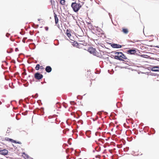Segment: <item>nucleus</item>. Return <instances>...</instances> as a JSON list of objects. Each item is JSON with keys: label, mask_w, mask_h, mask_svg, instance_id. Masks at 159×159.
Segmentation results:
<instances>
[{"label": "nucleus", "mask_w": 159, "mask_h": 159, "mask_svg": "<svg viewBox=\"0 0 159 159\" xmlns=\"http://www.w3.org/2000/svg\"><path fill=\"white\" fill-rule=\"evenodd\" d=\"M96 51L95 49L93 48L92 47L90 48L89 49V51L91 54H93Z\"/></svg>", "instance_id": "obj_8"}, {"label": "nucleus", "mask_w": 159, "mask_h": 159, "mask_svg": "<svg viewBox=\"0 0 159 159\" xmlns=\"http://www.w3.org/2000/svg\"><path fill=\"white\" fill-rule=\"evenodd\" d=\"M10 128L8 127L6 133L8 134L10 132Z\"/></svg>", "instance_id": "obj_20"}, {"label": "nucleus", "mask_w": 159, "mask_h": 159, "mask_svg": "<svg viewBox=\"0 0 159 159\" xmlns=\"http://www.w3.org/2000/svg\"><path fill=\"white\" fill-rule=\"evenodd\" d=\"M83 42H80V43H82Z\"/></svg>", "instance_id": "obj_49"}, {"label": "nucleus", "mask_w": 159, "mask_h": 159, "mask_svg": "<svg viewBox=\"0 0 159 159\" xmlns=\"http://www.w3.org/2000/svg\"><path fill=\"white\" fill-rule=\"evenodd\" d=\"M26 39H27V38H24L22 40V42L24 43H25V40Z\"/></svg>", "instance_id": "obj_21"}, {"label": "nucleus", "mask_w": 159, "mask_h": 159, "mask_svg": "<svg viewBox=\"0 0 159 159\" xmlns=\"http://www.w3.org/2000/svg\"><path fill=\"white\" fill-rule=\"evenodd\" d=\"M92 25L91 24L89 26V27H90L91 29L92 28Z\"/></svg>", "instance_id": "obj_32"}, {"label": "nucleus", "mask_w": 159, "mask_h": 159, "mask_svg": "<svg viewBox=\"0 0 159 159\" xmlns=\"http://www.w3.org/2000/svg\"><path fill=\"white\" fill-rule=\"evenodd\" d=\"M88 137L89 138V137H90V136H88Z\"/></svg>", "instance_id": "obj_47"}, {"label": "nucleus", "mask_w": 159, "mask_h": 159, "mask_svg": "<svg viewBox=\"0 0 159 159\" xmlns=\"http://www.w3.org/2000/svg\"><path fill=\"white\" fill-rule=\"evenodd\" d=\"M121 52H114V53L115 55L117 54V55H119L120 54H121Z\"/></svg>", "instance_id": "obj_19"}, {"label": "nucleus", "mask_w": 159, "mask_h": 159, "mask_svg": "<svg viewBox=\"0 0 159 159\" xmlns=\"http://www.w3.org/2000/svg\"><path fill=\"white\" fill-rule=\"evenodd\" d=\"M25 156L27 158H29V156L27 154H25Z\"/></svg>", "instance_id": "obj_22"}, {"label": "nucleus", "mask_w": 159, "mask_h": 159, "mask_svg": "<svg viewBox=\"0 0 159 159\" xmlns=\"http://www.w3.org/2000/svg\"><path fill=\"white\" fill-rule=\"evenodd\" d=\"M122 31L124 33L127 34L128 33V30L126 28H123Z\"/></svg>", "instance_id": "obj_13"}, {"label": "nucleus", "mask_w": 159, "mask_h": 159, "mask_svg": "<svg viewBox=\"0 0 159 159\" xmlns=\"http://www.w3.org/2000/svg\"><path fill=\"white\" fill-rule=\"evenodd\" d=\"M151 70L154 72L159 71V67L158 66L152 67Z\"/></svg>", "instance_id": "obj_10"}, {"label": "nucleus", "mask_w": 159, "mask_h": 159, "mask_svg": "<svg viewBox=\"0 0 159 159\" xmlns=\"http://www.w3.org/2000/svg\"><path fill=\"white\" fill-rule=\"evenodd\" d=\"M7 140L9 141H10L12 143H16V140H13V139H10L9 138H7Z\"/></svg>", "instance_id": "obj_14"}, {"label": "nucleus", "mask_w": 159, "mask_h": 159, "mask_svg": "<svg viewBox=\"0 0 159 159\" xmlns=\"http://www.w3.org/2000/svg\"><path fill=\"white\" fill-rule=\"evenodd\" d=\"M93 55L100 58H102V55L101 53L100 52H98L96 51L94 52Z\"/></svg>", "instance_id": "obj_7"}, {"label": "nucleus", "mask_w": 159, "mask_h": 159, "mask_svg": "<svg viewBox=\"0 0 159 159\" xmlns=\"http://www.w3.org/2000/svg\"><path fill=\"white\" fill-rule=\"evenodd\" d=\"M45 29L46 30L48 31V27H45Z\"/></svg>", "instance_id": "obj_27"}, {"label": "nucleus", "mask_w": 159, "mask_h": 159, "mask_svg": "<svg viewBox=\"0 0 159 159\" xmlns=\"http://www.w3.org/2000/svg\"><path fill=\"white\" fill-rule=\"evenodd\" d=\"M79 41L80 42H83L82 43H80V44H82L85 46L86 45V43H85V42L84 40H79Z\"/></svg>", "instance_id": "obj_16"}, {"label": "nucleus", "mask_w": 159, "mask_h": 159, "mask_svg": "<svg viewBox=\"0 0 159 159\" xmlns=\"http://www.w3.org/2000/svg\"><path fill=\"white\" fill-rule=\"evenodd\" d=\"M53 1H54V0H50V2L51 3V4H52V2H53Z\"/></svg>", "instance_id": "obj_35"}, {"label": "nucleus", "mask_w": 159, "mask_h": 159, "mask_svg": "<svg viewBox=\"0 0 159 159\" xmlns=\"http://www.w3.org/2000/svg\"><path fill=\"white\" fill-rule=\"evenodd\" d=\"M43 108H41V111L42 112H43Z\"/></svg>", "instance_id": "obj_31"}, {"label": "nucleus", "mask_w": 159, "mask_h": 159, "mask_svg": "<svg viewBox=\"0 0 159 159\" xmlns=\"http://www.w3.org/2000/svg\"><path fill=\"white\" fill-rule=\"evenodd\" d=\"M8 151L5 149L0 150V154L4 156L7 155L8 154Z\"/></svg>", "instance_id": "obj_3"}, {"label": "nucleus", "mask_w": 159, "mask_h": 159, "mask_svg": "<svg viewBox=\"0 0 159 159\" xmlns=\"http://www.w3.org/2000/svg\"><path fill=\"white\" fill-rule=\"evenodd\" d=\"M78 43L77 42H76L74 44V45L75 46H76V47L78 46Z\"/></svg>", "instance_id": "obj_26"}, {"label": "nucleus", "mask_w": 159, "mask_h": 159, "mask_svg": "<svg viewBox=\"0 0 159 159\" xmlns=\"http://www.w3.org/2000/svg\"><path fill=\"white\" fill-rule=\"evenodd\" d=\"M82 5H81L79 3H77L76 2H72L71 4V7L72 8L73 11L76 12L78 11Z\"/></svg>", "instance_id": "obj_1"}, {"label": "nucleus", "mask_w": 159, "mask_h": 159, "mask_svg": "<svg viewBox=\"0 0 159 159\" xmlns=\"http://www.w3.org/2000/svg\"><path fill=\"white\" fill-rule=\"evenodd\" d=\"M127 52L128 53H129L130 54H135L136 52V49L135 48L134 49H130L128 50Z\"/></svg>", "instance_id": "obj_5"}, {"label": "nucleus", "mask_w": 159, "mask_h": 159, "mask_svg": "<svg viewBox=\"0 0 159 159\" xmlns=\"http://www.w3.org/2000/svg\"><path fill=\"white\" fill-rule=\"evenodd\" d=\"M40 65L39 64H38L36 65L35 69L36 70H39V69Z\"/></svg>", "instance_id": "obj_18"}, {"label": "nucleus", "mask_w": 159, "mask_h": 159, "mask_svg": "<svg viewBox=\"0 0 159 159\" xmlns=\"http://www.w3.org/2000/svg\"><path fill=\"white\" fill-rule=\"evenodd\" d=\"M113 57H114V58L117 60H119L120 61H124V60L122 58V56L121 54H120L119 55H115V56H113Z\"/></svg>", "instance_id": "obj_4"}, {"label": "nucleus", "mask_w": 159, "mask_h": 159, "mask_svg": "<svg viewBox=\"0 0 159 159\" xmlns=\"http://www.w3.org/2000/svg\"><path fill=\"white\" fill-rule=\"evenodd\" d=\"M108 14L109 16L110 19L112 20L111 15V14L110 13H108Z\"/></svg>", "instance_id": "obj_25"}, {"label": "nucleus", "mask_w": 159, "mask_h": 159, "mask_svg": "<svg viewBox=\"0 0 159 159\" xmlns=\"http://www.w3.org/2000/svg\"><path fill=\"white\" fill-rule=\"evenodd\" d=\"M10 35V34L8 33H7L6 34V36L7 37H8Z\"/></svg>", "instance_id": "obj_23"}, {"label": "nucleus", "mask_w": 159, "mask_h": 159, "mask_svg": "<svg viewBox=\"0 0 159 159\" xmlns=\"http://www.w3.org/2000/svg\"><path fill=\"white\" fill-rule=\"evenodd\" d=\"M145 55H141V56L142 57H144V56H144Z\"/></svg>", "instance_id": "obj_36"}, {"label": "nucleus", "mask_w": 159, "mask_h": 159, "mask_svg": "<svg viewBox=\"0 0 159 159\" xmlns=\"http://www.w3.org/2000/svg\"><path fill=\"white\" fill-rule=\"evenodd\" d=\"M23 74H24L25 75H26V73L25 72L23 73Z\"/></svg>", "instance_id": "obj_44"}, {"label": "nucleus", "mask_w": 159, "mask_h": 159, "mask_svg": "<svg viewBox=\"0 0 159 159\" xmlns=\"http://www.w3.org/2000/svg\"><path fill=\"white\" fill-rule=\"evenodd\" d=\"M67 159H68V157L67 156Z\"/></svg>", "instance_id": "obj_48"}, {"label": "nucleus", "mask_w": 159, "mask_h": 159, "mask_svg": "<svg viewBox=\"0 0 159 159\" xmlns=\"http://www.w3.org/2000/svg\"><path fill=\"white\" fill-rule=\"evenodd\" d=\"M66 34H67V36L71 40H73L71 39V38L70 37V36H71V35L70 33V32L68 29H67L66 30Z\"/></svg>", "instance_id": "obj_11"}, {"label": "nucleus", "mask_w": 159, "mask_h": 159, "mask_svg": "<svg viewBox=\"0 0 159 159\" xmlns=\"http://www.w3.org/2000/svg\"><path fill=\"white\" fill-rule=\"evenodd\" d=\"M156 47L158 48H159V46H157Z\"/></svg>", "instance_id": "obj_39"}, {"label": "nucleus", "mask_w": 159, "mask_h": 159, "mask_svg": "<svg viewBox=\"0 0 159 159\" xmlns=\"http://www.w3.org/2000/svg\"><path fill=\"white\" fill-rule=\"evenodd\" d=\"M34 77L38 80H40L43 77V75L39 72H37L34 74Z\"/></svg>", "instance_id": "obj_2"}, {"label": "nucleus", "mask_w": 159, "mask_h": 159, "mask_svg": "<svg viewBox=\"0 0 159 159\" xmlns=\"http://www.w3.org/2000/svg\"><path fill=\"white\" fill-rule=\"evenodd\" d=\"M29 159H33V158H32L31 157H29Z\"/></svg>", "instance_id": "obj_37"}, {"label": "nucleus", "mask_w": 159, "mask_h": 159, "mask_svg": "<svg viewBox=\"0 0 159 159\" xmlns=\"http://www.w3.org/2000/svg\"><path fill=\"white\" fill-rule=\"evenodd\" d=\"M70 37L71 38V39H72V37L71 35V36H70Z\"/></svg>", "instance_id": "obj_41"}, {"label": "nucleus", "mask_w": 159, "mask_h": 159, "mask_svg": "<svg viewBox=\"0 0 159 159\" xmlns=\"http://www.w3.org/2000/svg\"><path fill=\"white\" fill-rule=\"evenodd\" d=\"M52 69L51 67L49 66H47L45 68L46 71L48 73H49L51 71Z\"/></svg>", "instance_id": "obj_9"}, {"label": "nucleus", "mask_w": 159, "mask_h": 159, "mask_svg": "<svg viewBox=\"0 0 159 159\" xmlns=\"http://www.w3.org/2000/svg\"><path fill=\"white\" fill-rule=\"evenodd\" d=\"M54 18H55V22L56 24H57L58 22V18L57 16V15L54 13Z\"/></svg>", "instance_id": "obj_12"}, {"label": "nucleus", "mask_w": 159, "mask_h": 159, "mask_svg": "<svg viewBox=\"0 0 159 159\" xmlns=\"http://www.w3.org/2000/svg\"><path fill=\"white\" fill-rule=\"evenodd\" d=\"M23 154L24 155H25V154H26V153H25V152H23Z\"/></svg>", "instance_id": "obj_40"}, {"label": "nucleus", "mask_w": 159, "mask_h": 159, "mask_svg": "<svg viewBox=\"0 0 159 159\" xmlns=\"http://www.w3.org/2000/svg\"><path fill=\"white\" fill-rule=\"evenodd\" d=\"M70 102L71 104V102Z\"/></svg>", "instance_id": "obj_46"}, {"label": "nucleus", "mask_w": 159, "mask_h": 159, "mask_svg": "<svg viewBox=\"0 0 159 159\" xmlns=\"http://www.w3.org/2000/svg\"><path fill=\"white\" fill-rule=\"evenodd\" d=\"M16 143H18V144H21V142H19V141H18V142H17L16 141Z\"/></svg>", "instance_id": "obj_29"}, {"label": "nucleus", "mask_w": 159, "mask_h": 159, "mask_svg": "<svg viewBox=\"0 0 159 159\" xmlns=\"http://www.w3.org/2000/svg\"><path fill=\"white\" fill-rule=\"evenodd\" d=\"M112 48H121L122 46L116 43H113L111 45Z\"/></svg>", "instance_id": "obj_6"}, {"label": "nucleus", "mask_w": 159, "mask_h": 159, "mask_svg": "<svg viewBox=\"0 0 159 159\" xmlns=\"http://www.w3.org/2000/svg\"><path fill=\"white\" fill-rule=\"evenodd\" d=\"M38 20L39 21L40 20V19H38Z\"/></svg>", "instance_id": "obj_38"}, {"label": "nucleus", "mask_w": 159, "mask_h": 159, "mask_svg": "<svg viewBox=\"0 0 159 159\" xmlns=\"http://www.w3.org/2000/svg\"><path fill=\"white\" fill-rule=\"evenodd\" d=\"M26 112L27 113V111H26Z\"/></svg>", "instance_id": "obj_50"}, {"label": "nucleus", "mask_w": 159, "mask_h": 159, "mask_svg": "<svg viewBox=\"0 0 159 159\" xmlns=\"http://www.w3.org/2000/svg\"><path fill=\"white\" fill-rule=\"evenodd\" d=\"M55 2L54 1H53V2H52V4H51L52 5V6H55Z\"/></svg>", "instance_id": "obj_28"}, {"label": "nucleus", "mask_w": 159, "mask_h": 159, "mask_svg": "<svg viewBox=\"0 0 159 159\" xmlns=\"http://www.w3.org/2000/svg\"><path fill=\"white\" fill-rule=\"evenodd\" d=\"M65 0H61L60 3L62 5H64L65 3Z\"/></svg>", "instance_id": "obj_15"}, {"label": "nucleus", "mask_w": 159, "mask_h": 159, "mask_svg": "<svg viewBox=\"0 0 159 159\" xmlns=\"http://www.w3.org/2000/svg\"><path fill=\"white\" fill-rule=\"evenodd\" d=\"M87 24L88 25H90L91 24V23L90 22H87Z\"/></svg>", "instance_id": "obj_33"}, {"label": "nucleus", "mask_w": 159, "mask_h": 159, "mask_svg": "<svg viewBox=\"0 0 159 159\" xmlns=\"http://www.w3.org/2000/svg\"><path fill=\"white\" fill-rule=\"evenodd\" d=\"M7 85H5L4 87V88H5V89H8V87H7Z\"/></svg>", "instance_id": "obj_30"}, {"label": "nucleus", "mask_w": 159, "mask_h": 159, "mask_svg": "<svg viewBox=\"0 0 159 159\" xmlns=\"http://www.w3.org/2000/svg\"><path fill=\"white\" fill-rule=\"evenodd\" d=\"M38 96V94L37 93H36L35 94V97H34L33 96V97L34 98H36Z\"/></svg>", "instance_id": "obj_24"}, {"label": "nucleus", "mask_w": 159, "mask_h": 159, "mask_svg": "<svg viewBox=\"0 0 159 159\" xmlns=\"http://www.w3.org/2000/svg\"><path fill=\"white\" fill-rule=\"evenodd\" d=\"M64 107H65V108H66V106H64Z\"/></svg>", "instance_id": "obj_45"}, {"label": "nucleus", "mask_w": 159, "mask_h": 159, "mask_svg": "<svg viewBox=\"0 0 159 159\" xmlns=\"http://www.w3.org/2000/svg\"><path fill=\"white\" fill-rule=\"evenodd\" d=\"M90 132V131H88L87 132H86V134L87 133V132L89 133Z\"/></svg>", "instance_id": "obj_43"}, {"label": "nucleus", "mask_w": 159, "mask_h": 159, "mask_svg": "<svg viewBox=\"0 0 159 159\" xmlns=\"http://www.w3.org/2000/svg\"><path fill=\"white\" fill-rule=\"evenodd\" d=\"M121 55L122 56V58L123 59H127V57L125 56V55L122 53L121 52Z\"/></svg>", "instance_id": "obj_17"}, {"label": "nucleus", "mask_w": 159, "mask_h": 159, "mask_svg": "<svg viewBox=\"0 0 159 159\" xmlns=\"http://www.w3.org/2000/svg\"><path fill=\"white\" fill-rule=\"evenodd\" d=\"M81 3H82V5L84 4V2H81Z\"/></svg>", "instance_id": "obj_42"}, {"label": "nucleus", "mask_w": 159, "mask_h": 159, "mask_svg": "<svg viewBox=\"0 0 159 159\" xmlns=\"http://www.w3.org/2000/svg\"><path fill=\"white\" fill-rule=\"evenodd\" d=\"M19 50L18 49V48H16L15 49V51L16 52L18 51Z\"/></svg>", "instance_id": "obj_34"}]
</instances>
